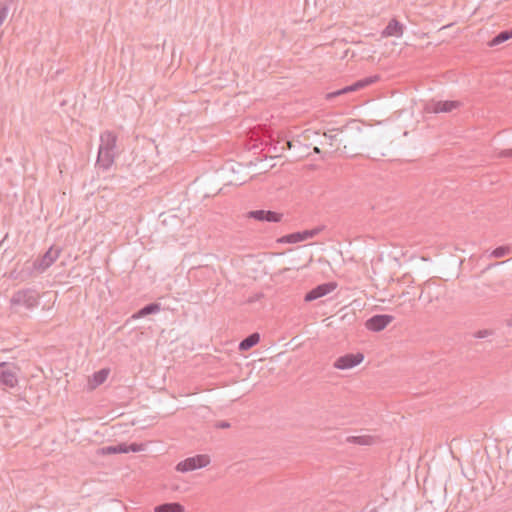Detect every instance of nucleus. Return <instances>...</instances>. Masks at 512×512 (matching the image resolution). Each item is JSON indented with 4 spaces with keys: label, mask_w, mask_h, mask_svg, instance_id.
Wrapping results in <instances>:
<instances>
[{
    "label": "nucleus",
    "mask_w": 512,
    "mask_h": 512,
    "mask_svg": "<svg viewBox=\"0 0 512 512\" xmlns=\"http://www.w3.org/2000/svg\"><path fill=\"white\" fill-rule=\"evenodd\" d=\"M229 426H230V424L228 422H226V424H225L226 429L229 428Z\"/></svg>",
    "instance_id": "c9c22d12"
},
{
    "label": "nucleus",
    "mask_w": 512,
    "mask_h": 512,
    "mask_svg": "<svg viewBox=\"0 0 512 512\" xmlns=\"http://www.w3.org/2000/svg\"><path fill=\"white\" fill-rule=\"evenodd\" d=\"M314 152L315 153H320V149L318 147H314Z\"/></svg>",
    "instance_id": "f704fd0d"
},
{
    "label": "nucleus",
    "mask_w": 512,
    "mask_h": 512,
    "mask_svg": "<svg viewBox=\"0 0 512 512\" xmlns=\"http://www.w3.org/2000/svg\"><path fill=\"white\" fill-rule=\"evenodd\" d=\"M128 452H140L144 450L143 444L131 443L128 445Z\"/></svg>",
    "instance_id": "cd10ccee"
},
{
    "label": "nucleus",
    "mask_w": 512,
    "mask_h": 512,
    "mask_svg": "<svg viewBox=\"0 0 512 512\" xmlns=\"http://www.w3.org/2000/svg\"><path fill=\"white\" fill-rule=\"evenodd\" d=\"M108 375H109V369H107V368H103V369H100L99 371H96L92 375V378L89 379V382H88L89 388L95 389L96 387L103 384L106 381Z\"/></svg>",
    "instance_id": "a211bd4d"
},
{
    "label": "nucleus",
    "mask_w": 512,
    "mask_h": 512,
    "mask_svg": "<svg viewBox=\"0 0 512 512\" xmlns=\"http://www.w3.org/2000/svg\"><path fill=\"white\" fill-rule=\"evenodd\" d=\"M98 454H100V455L117 454L116 445L102 447L98 450Z\"/></svg>",
    "instance_id": "393cba45"
},
{
    "label": "nucleus",
    "mask_w": 512,
    "mask_h": 512,
    "mask_svg": "<svg viewBox=\"0 0 512 512\" xmlns=\"http://www.w3.org/2000/svg\"><path fill=\"white\" fill-rule=\"evenodd\" d=\"M128 444L126 443H119L116 445V449H117V454H120V453H128Z\"/></svg>",
    "instance_id": "c85d7f7f"
},
{
    "label": "nucleus",
    "mask_w": 512,
    "mask_h": 512,
    "mask_svg": "<svg viewBox=\"0 0 512 512\" xmlns=\"http://www.w3.org/2000/svg\"><path fill=\"white\" fill-rule=\"evenodd\" d=\"M18 371L19 368L13 363H0V383L9 388L16 387L18 384Z\"/></svg>",
    "instance_id": "423d86ee"
},
{
    "label": "nucleus",
    "mask_w": 512,
    "mask_h": 512,
    "mask_svg": "<svg viewBox=\"0 0 512 512\" xmlns=\"http://www.w3.org/2000/svg\"><path fill=\"white\" fill-rule=\"evenodd\" d=\"M161 310V305L157 302L149 303L139 309L133 318H142L151 314L158 313Z\"/></svg>",
    "instance_id": "412c9836"
},
{
    "label": "nucleus",
    "mask_w": 512,
    "mask_h": 512,
    "mask_svg": "<svg viewBox=\"0 0 512 512\" xmlns=\"http://www.w3.org/2000/svg\"><path fill=\"white\" fill-rule=\"evenodd\" d=\"M462 103L457 100H431L425 104L424 110L427 113H449L458 109Z\"/></svg>",
    "instance_id": "0eeeda50"
},
{
    "label": "nucleus",
    "mask_w": 512,
    "mask_h": 512,
    "mask_svg": "<svg viewBox=\"0 0 512 512\" xmlns=\"http://www.w3.org/2000/svg\"><path fill=\"white\" fill-rule=\"evenodd\" d=\"M325 137L329 140V144L333 145V142L337 140L336 134H327L325 133Z\"/></svg>",
    "instance_id": "473e14b6"
},
{
    "label": "nucleus",
    "mask_w": 512,
    "mask_h": 512,
    "mask_svg": "<svg viewBox=\"0 0 512 512\" xmlns=\"http://www.w3.org/2000/svg\"><path fill=\"white\" fill-rule=\"evenodd\" d=\"M209 461L210 460L207 455H195L180 461L176 465V470L182 473H186L207 466Z\"/></svg>",
    "instance_id": "6e6552de"
},
{
    "label": "nucleus",
    "mask_w": 512,
    "mask_h": 512,
    "mask_svg": "<svg viewBox=\"0 0 512 512\" xmlns=\"http://www.w3.org/2000/svg\"><path fill=\"white\" fill-rule=\"evenodd\" d=\"M114 159L115 152L99 148L96 164L99 168H102L103 170H108L114 163Z\"/></svg>",
    "instance_id": "2eb2a0df"
},
{
    "label": "nucleus",
    "mask_w": 512,
    "mask_h": 512,
    "mask_svg": "<svg viewBox=\"0 0 512 512\" xmlns=\"http://www.w3.org/2000/svg\"><path fill=\"white\" fill-rule=\"evenodd\" d=\"M499 157H501V158L512 157V148L501 150L499 152Z\"/></svg>",
    "instance_id": "c756f323"
},
{
    "label": "nucleus",
    "mask_w": 512,
    "mask_h": 512,
    "mask_svg": "<svg viewBox=\"0 0 512 512\" xmlns=\"http://www.w3.org/2000/svg\"><path fill=\"white\" fill-rule=\"evenodd\" d=\"M259 341L260 334L258 332L251 333L238 344V349L240 351H248L249 349L257 345Z\"/></svg>",
    "instance_id": "6ab92c4d"
},
{
    "label": "nucleus",
    "mask_w": 512,
    "mask_h": 512,
    "mask_svg": "<svg viewBox=\"0 0 512 512\" xmlns=\"http://www.w3.org/2000/svg\"><path fill=\"white\" fill-rule=\"evenodd\" d=\"M443 288L433 279H429L421 285L419 300L432 303L438 300L443 294Z\"/></svg>",
    "instance_id": "39448f33"
},
{
    "label": "nucleus",
    "mask_w": 512,
    "mask_h": 512,
    "mask_svg": "<svg viewBox=\"0 0 512 512\" xmlns=\"http://www.w3.org/2000/svg\"><path fill=\"white\" fill-rule=\"evenodd\" d=\"M262 297H263V294H262V293H257V294H255V295H253V296L249 297L248 302H249V303H254V302H256V301L260 300Z\"/></svg>",
    "instance_id": "2f4dec72"
},
{
    "label": "nucleus",
    "mask_w": 512,
    "mask_h": 512,
    "mask_svg": "<svg viewBox=\"0 0 512 512\" xmlns=\"http://www.w3.org/2000/svg\"><path fill=\"white\" fill-rule=\"evenodd\" d=\"M364 359V355L360 352L358 353H347L343 356L338 357L333 366L339 370L351 369L357 365H359Z\"/></svg>",
    "instance_id": "9d476101"
},
{
    "label": "nucleus",
    "mask_w": 512,
    "mask_h": 512,
    "mask_svg": "<svg viewBox=\"0 0 512 512\" xmlns=\"http://www.w3.org/2000/svg\"><path fill=\"white\" fill-rule=\"evenodd\" d=\"M380 79L379 75H371L362 79H359L352 83L351 85H347L341 89L330 92L326 95L327 100H332L338 96L345 95L351 92L359 91L364 89L374 83H376Z\"/></svg>",
    "instance_id": "f03ea898"
},
{
    "label": "nucleus",
    "mask_w": 512,
    "mask_h": 512,
    "mask_svg": "<svg viewBox=\"0 0 512 512\" xmlns=\"http://www.w3.org/2000/svg\"><path fill=\"white\" fill-rule=\"evenodd\" d=\"M155 512H183L184 507L178 502L163 503L154 508Z\"/></svg>",
    "instance_id": "4be33fe9"
},
{
    "label": "nucleus",
    "mask_w": 512,
    "mask_h": 512,
    "mask_svg": "<svg viewBox=\"0 0 512 512\" xmlns=\"http://www.w3.org/2000/svg\"><path fill=\"white\" fill-rule=\"evenodd\" d=\"M335 287H336V285L333 282H327V283H323V284L317 285L316 287H314L313 289L309 290L305 294L304 301L311 302V301H314L316 299H319V298L327 295L331 291H333L335 289Z\"/></svg>",
    "instance_id": "ddd939ff"
},
{
    "label": "nucleus",
    "mask_w": 512,
    "mask_h": 512,
    "mask_svg": "<svg viewBox=\"0 0 512 512\" xmlns=\"http://www.w3.org/2000/svg\"><path fill=\"white\" fill-rule=\"evenodd\" d=\"M286 143H287L288 147L290 148L291 147V142L287 141Z\"/></svg>",
    "instance_id": "e433bc0d"
},
{
    "label": "nucleus",
    "mask_w": 512,
    "mask_h": 512,
    "mask_svg": "<svg viewBox=\"0 0 512 512\" xmlns=\"http://www.w3.org/2000/svg\"><path fill=\"white\" fill-rule=\"evenodd\" d=\"M9 278L12 279V280H17V281H20V282H24L23 281V277H22V270L21 269L14 268L9 273Z\"/></svg>",
    "instance_id": "a878e982"
},
{
    "label": "nucleus",
    "mask_w": 512,
    "mask_h": 512,
    "mask_svg": "<svg viewBox=\"0 0 512 512\" xmlns=\"http://www.w3.org/2000/svg\"><path fill=\"white\" fill-rule=\"evenodd\" d=\"M245 168L233 160H226V186H240L246 182Z\"/></svg>",
    "instance_id": "7ed1b4c3"
},
{
    "label": "nucleus",
    "mask_w": 512,
    "mask_h": 512,
    "mask_svg": "<svg viewBox=\"0 0 512 512\" xmlns=\"http://www.w3.org/2000/svg\"><path fill=\"white\" fill-rule=\"evenodd\" d=\"M492 333H493L492 330L483 329V330H479V331L475 332L473 334V336L475 338L482 339V338H486V337L490 336Z\"/></svg>",
    "instance_id": "bb28decb"
},
{
    "label": "nucleus",
    "mask_w": 512,
    "mask_h": 512,
    "mask_svg": "<svg viewBox=\"0 0 512 512\" xmlns=\"http://www.w3.org/2000/svg\"><path fill=\"white\" fill-rule=\"evenodd\" d=\"M246 217L259 222L278 223L282 220L283 214L272 210L259 209L247 212Z\"/></svg>",
    "instance_id": "1a4fd4ad"
},
{
    "label": "nucleus",
    "mask_w": 512,
    "mask_h": 512,
    "mask_svg": "<svg viewBox=\"0 0 512 512\" xmlns=\"http://www.w3.org/2000/svg\"><path fill=\"white\" fill-rule=\"evenodd\" d=\"M393 320L394 317L392 315L376 314L366 321L365 326L370 331L380 332L384 330Z\"/></svg>",
    "instance_id": "9b49d317"
},
{
    "label": "nucleus",
    "mask_w": 512,
    "mask_h": 512,
    "mask_svg": "<svg viewBox=\"0 0 512 512\" xmlns=\"http://www.w3.org/2000/svg\"><path fill=\"white\" fill-rule=\"evenodd\" d=\"M40 294L32 288L17 290L10 298V311L20 317L26 318L28 314L22 310L32 311L39 305Z\"/></svg>",
    "instance_id": "f257e3e1"
},
{
    "label": "nucleus",
    "mask_w": 512,
    "mask_h": 512,
    "mask_svg": "<svg viewBox=\"0 0 512 512\" xmlns=\"http://www.w3.org/2000/svg\"><path fill=\"white\" fill-rule=\"evenodd\" d=\"M511 249L509 246H498L489 255L493 258H502L510 253Z\"/></svg>",
    "instance_id": "b1692460"
},
{
    "label": "nucleus",
    "mask_w": 512,
    "mask_h": 512,
    "mask_svg": "<svg viewBox=\"0 0 512 512\" xmlns=\"http://www.w3.org/2000/svg\"><path fill=\"white\" fill-rule=\"evenodd\" d=\"M508 324L512 326V318L509 320Z\"/></svg>",
    "instance_id": "4c0bfd02"
},
{
    "label": "nucleus",
    "mask_w": 512,
    "mask_h": 512,
    "mask_svg": "<svg viewBox=\"0 0 512 512\" xmlns=\"http://www.w3.org/2000/svg\"><path fill=\"white\" fill-rule=\"evenodd\" d=\"M404 32V25L396 18H392L381 33L382 37H401Z\"/></svg>",
    "instance_id": "4468645a"
},
{
    "label": "nucleus",
    "mask_w": 512,
    "mask_h": 512,
    "mask_svg": "<svg viewBox=\"0 0 512 512\" xmlns=\"http://www.w3.org/2000/svg\"><path fill=\"white\" fill-rule=\"evenodd\" d=\"M324 226H317L313 229H306L303 231H297L293 233L286 234L282 237H280L277 241L282 244H294L306 241L308 239L314 238L317 236L321 231H323Z\"/></svg>",
    "instance_id": "20e7f679"
},
{
    "label": "nucleus",
    "mask_w": 512,
    "mask_h": 512,
    "mask_svg": "<svg viewBox=\"0 0 512 512\" xmlns=\"http://www.w3.org/2000/svg\"><path fill=\"white\" fill-rule=\"evenodd\" d=\"M510 39H512V28L500 31L490 41H488L487 45L489 47H495Z\"/></svg>",
    "instance_id": "aec40b11"
},
{
    "label": "nucleus",
    "mask_w": 512,
    "mask_h": 512,
    "mask_svg": "<svg viewBox=\"0 0 512 512\" xmlns=\"http://www.w3.org/2000/svg\"><path fill=\"white\" fill-rule=\"evenodd\" d=\"M346 442L356 445H372L375 442V438L370 435L349 436Z\"/></svg>",
    "instance_id": "5701e85b"
},
{
    "label": "nucleus",
    "mask_w": 512,
    "mask_h": 512,
    "mask_svg": "<svg viewBox=\"0 0 512 512\" xmlns=\"http://www.w3.org/2000/svg\"><path fill=\"white\" fill-rule=\"evenodd\" d=\"M100 149L115 152L117 136L110 131H105L100 136Z\"/></svg>",
    "instance_id": "dca6fc26"
},
{
    "label": "nucleus",
    "mask_w": 512,
    "mask_h": 512,
    "mask_svg": "<svg viewBox=\"0 0 512 512\" xmlns=\"http://www.w3.org/2000/svg\"><path fill=\"white\" fill-rule=\"evenodd\" d=\"M238 240H239L240 242H242V240H241L240 238H238V237H234V236H231V237H230V245H231V246H233V247H239V246H240V244L238 243Z\"/></svg>",
    "instance_id": "7c9ffc66"
},
{
    "label": "nucleus",
    "mask_w": 512,
    "mask_h": 512,
    "mask_svg": "<svg viewBox=\"0 0 512 512\" xmlns=\"http://www.w3.org/2000/svg\"><path fill=\"white\" fill-rule=\"evenodd\" d=\"M61 249L50 247L42 256L35 259L40 272L46 271L60 256Z\"/></svg>",
    "instance_id": "f8f14e48"
},
{
    "label": "nucleus",
    "mask_w": 512,
    "mask_h": 512,
    "mask_svg": "<svg viewBox=\"0 0 512 512\" xmlns=\"http://www.w3.org/2000/svg\"><path fill=\"white\" fill-rule=\"evenodd\" d=\"M23 281H27L28 279L41 274L40 269L36 263V261H26L21 267Z\"/></svg>",
    "instance_id": "f3484780"
},
{
    "label": "nucleus",
    "mask_w": 512,
    "mask_h": 512,
    "mask_svg": "<svg viewBox=\"0 0 512 512\" xmlns=\"http://www.w3.org/2000/svg\"><path fill=\"white\" fill-rule=\"evenodd\" d=\"M216 427L224 429V421L217 422Z\"/></svg>",
    "instance_id": "72a5a7b5"
}]
</instances>
